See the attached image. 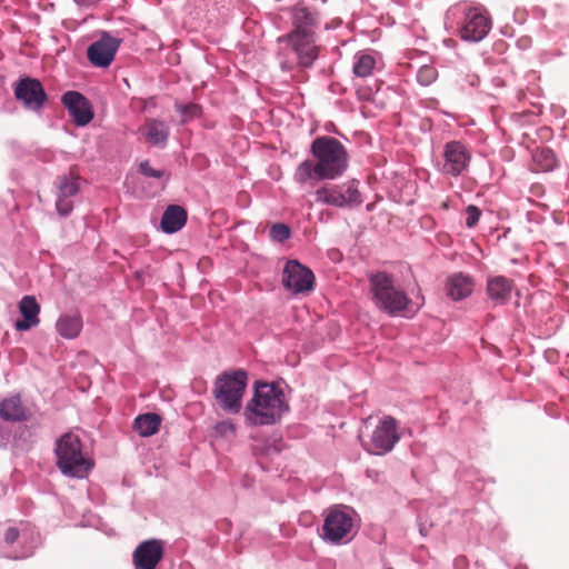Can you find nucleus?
Masks as SVG:
<instances>
[{
	"mask_svg": "<svg viewBox=\"0 0 569 569\" xmlns=\"http://www.w3.org/2000/svg\"><path fill=\"white\" fill-rule=\"evenodd\" d=\"M316 161H302L295 172V180L301 184L308 180H332L340 177L348 167V153L343 144L333 137H318L311 143Z\"/></svg>",
	"mask_w": 569,
	"mask_h": 569,
	"instance_id": "1",
	"label": "nucleus"
},
{
	"mask_svg": "<svg viewBox=\"0 0 569 569\" xmlns=\"http://www.w3.org/2000/svg\"><path fill=\"white\" fill-rule=\"evenodd\" d=\"M289 411L283 390L274 382L256 381L253 396L247 402L243 417L248 426H271Z\"/></svg>",
	"mask_w": 569,
	"mask_h": 569,
	"instance_id": "2",
	"label": "nucleus"
},
{
	"mask_svg": "<svg viewBox=\"0 0 569 569\" xmlns=\"http://www.w3.org/2000/svg\"><path fill=\"white\" fill-rule=\"evenodd\" d=\"M370 293L375 306L390 316L402 312L410 299L407 293L396 284L391 274L378 271L369 274Z\"/></svg>",
	"mask_w": 569,
	"mask_h": 569,
	"instance_id": "3",
	"label": "nucleus"
},
{
	"mask_svg": "<svg viewBox=\"0 0 569 569\" xmlns=\"http://www.w3.org/2000/svg\"><path fill=\"white\" fill-rule=\"evenodd\" d=\"M54 453L57 467L68 477L84 478L93 466L92 461L84 457L79 437L72 432H67L57 440Z\"/></svg>",
	"mask_w": 569,
	"mask_h": 569,
	"instance_id": "4",
	"label": "nucleus"
},
{
	"mask_svg": "<svg viewBox=\"0 0 569 569\" xmlns=\"http://www.w3.org/2000/svg\"><path fill=\"white\" fill-rule=\"evenodd\" d=\"M247 385V371L242 369L224 371L214 380L212 389L213 398L224 412L237 415L242 408V398Z\"/></svg>",
	"mask_w": 569,
	"mask_h": 569,
	"instance_id": "5",
	"label": "nucleus"
},
{
	"mask_svg": "<svg viewBox=\"0 0 569 569\" xmlns=\"http://www.w3.org/2000/svg\"><path fill=\"white\" fill-rule=\"evenodd\" d=\"M353 529L352 510L336 506L330 508L325 517L322 538L331 543H340L351 539Z\"/></svg>",
	"mask_w": 569,
	"mask_h": 569,
	"instance_id": "6",
	"label": "nucleus"
},
{
	"mask_svg": "<svg viewBox=\"0 0 569 569\" xmlns=\"http://www.w3.org/2000/svg\"><path fill=\"white\" fill-rule=\"evenodd\" d=\"M316 200L333 207H353L362 202L358 182L355 180L343 184H327L316 191Z\"/></svg>",
	"mask_w": 569,
	"mask_h": 569,
	"instance_id": "7",
	"label": "nucleus"
},
{
	"mask_svg": "<svg viewBox=\"0 0 569 569\" xmlns=\"http://www.w3.org/2000/svg\"><path fill=\"white\" fill-rule=\"evenodd\" d=\"M399 439L396 419L387 416L379 422L369 439L362 440V443L368 452L383 455L391 451Z\"/></svg>",
	"mask_w": 569,
	"mask_h": 569,
	"instance_id": "8",
	"label": "nucleus"
},
{
	"mask_svg": "<svg viewBox=\"0 0 569 569\" xmlns=\"http://www.w3.org/2000/svg\"><path fill=\"white\" fill-rule=\"evenodd\" d=\"M492 21L485 8H470L465 13L460 37L467 41H481L491 30Z\"/></svg>",
	"mask_w": 569,
	"mask_h": 569,
	"instance_id": "9",
	"label": "nucleus"
},
{
	"mask_svg": "<svg viewBox=\"0 0 569 569\" xmlns=\"http://www.w3.org/2000/svg\"><path fill=\"white\" fill-rule=\"evenodd\" d=\"M14 97L29 110L38 111L47 102V93L38 79L23 78L14 87Z\"/></svg>",
	"mask_w": 569,
	"mask_h": 569,
	"instance_id": "10",
	"label": "nucleus"
},
{
	"mask_svg": "<svg viewBox=\"0 0 569 569\" xmlns=\"http://www.w3.org/2000/svg\"><path fill=\"white\" fill-rule=\"evenodd\" d=\"M443 162L441 172L452 177L463 173L471 160V154L467 147L459 141H450L443 148Z\"/></svg>",
	"mask_w": 569,
	"mask_h": 569,
	"instance_id": "11",
	"label": "nucleus"
},
{
	"mask_svg": "<svg viewBox=\"0 0 569 569\" xmlns=\"http://www.w3.org/2000/svg\"><path fill=\"white\" fill-rule=\"evenodd\" d=\"M283 286L295 293L311 291L315 283L312 271L297 260L286 263L282 278Z\"/></svg>",
	"mask_w": 569,
	"mask_h": 569,
	"instance_id": "12",
	"label": "nucleus"
},
{
	"mask_svg": "<svg viewBox=\"0 0 569 569\" xmlns=\"http://www.w3.org/2000/svg\"><path fill=\"white\" fill-rule=\"evenodd\" d=\"M164 553V541L149 539L140 542L132 553L134 569H157Z\"/></svg>",
	"mask_w": 569,
	"mask_h": 569,
	"instance_id": "13",
	"label": "nucleus"
},
{
	"mask_svg": "<svg viewBox=\"0 0 569 569\" xmlns=\"http://www.w3.org/2000/svg\"><path fill=\"white\" fill-rule=\"evenodd\" d=\"M287 40L297 54L298 64L310 67L318 58V47L316 44V34L312 33H288L280 40Z\"/></svg>",
	"mask_w": 569,
	"mask_h": 569,
	"instance_id": "14",
	"label": "nucleus"
},
{
	"mask_svg": "<svg viewBox=\"0 0 569 569\" xmlns=\"http://www.w3.org/2000/svg\"><path fill=\"white\" fill-rule=\"evenodd\" d=\"M119 46V39L104 32L99 40L89 46L87 51L88 59L93 66L106 68L114 59Z\"/></svg>",
	"mask_w": 569,
	"mask_h": 569,
	"instance_id": "15",
	"label": "nucleus"
},
{
	"mask_svg": "<svg viewBox=\"0 0 569 569\" xmlns=\"http://www.w3.org/2000/svg\"><path fill=\"white\" fill-rule=\"evenodd\" d=\"M61 101L78 126H86L92 120L91 104L80 92L67 91L62 94Z\"/></svg>",
	"mask_w": 569,
	"mask_h": 569,
	"instance_id": "16",
	"label": "nucleus"
},
{
	"mask_svg": "<svg viewBox=\"0 0 569 569\" xmlns=\"http://www.w3.org/2000/svg\"><path fill=\"white\" fill-rule=\"evenodd\" d=\"M513 289V280L505 276H489L487 279L486 292L496 306L506 305L510 300Z\"/></svg>",
	"mask_w": 569,
	"mask_h": 569,
	"instance_id": "17",
	"label": "nucleus"
},
{
	"mask_svg": "<svg viewBox=\"0 0 569 569\" xmlns=\"http://www.w3.org/2000/svg\"><path fill=\"white\" fill-rule=\"evenodd\" d=\"M21 320L16 321L14 328L18 331H27L39 325L40 305L33 296H24L19 302Z\"/></svg>",
	"mask_w": 569,
	"mask_h": 569,
	"instance_id": "18",
	"label": "nucleus"
},
{
	"mask_svg": "<svg viewBox=\"0 0 569 569\" xmlns=\"http://www.w3.org/2000/svg\"><path fill=\"white\" fill-rule=\"evenodd\" d=\"M293 30L290 33L316 34L318 27V13L310 11L305 4H297L292 9Z\"/></svg>",
	"mask_w": 569,
	"mask_h": 569,
	"instance_id": "19",
	"label": "nucleus"
},
{
	"mask_svg": "<svg viewBox=\"0 0 569 569\" xmlns=\"http://www.w3.org/2000/svg\"><path fill=\"white\" fill-rule=\"evenodd\" d=\"M447 295L453 300L469 297L473 290V280L463 273H455L446 282Z\"/></svg>",
	"mask_w": 569,
	"mask_h": 569,
	"instance_id": "20",
	"label": "nucleus"
},
{
	"mask_svg": "<svg viewBox=\"0 0 569 569\" xmlns=\"http://www.w3.org/2000/svg\"><path fill=\"white\" fill-rule=\"evenodd\" d=\"M140 131L149 143L159 147H164L169 137L166 122L152 118L146 120Z\"/></svg>",
	"mask_w": 569,
	"mask_h": 569,
	"instance_id": "21",
	"label": "nucleus"
},
{
	"mask_svg": "<svg viewBox=\"0 0 569 569\" xmlns=\"http://www.w3.org/2000/svg\"><path fill=\"white\" fill-rule=\"evenodd\" d=\"M187 222V211L178 204H170L161 218V229L166 233L179 231Z\"/></svg>",
	"mask_w": 569,
	"mask_h": 569,
	"instance_id": "22",
	"label": "nucleus"
},
{
	"mask_svg": "<svg viewBox=\"0 0 569 569\" xmlns=\"http://www.w3.org/2000/svg\"><path fill=\"white\" fill-rule=\"evenodd\" d=\"M0 417L6 421H23L28 418L19 396H12L0 402Z\"/></svg>",
	"mask_w": 569,
	"mask_h": 569,
	"instance_id": "23",
	"label": "nucleus"
},
{
	"mask_svg": "<svg viewBox=\"0 0 569 569\" xmlns=\"http://www.w3.org/2000/svg\"><path fill=\"white\" fill-rule=\"evenodd\" d=\"M557 157L548 147L536 148L532 151V171L548 172L557 167Z\"/></svg>",
	"mask_w": 569,
	"mask_h": 569,
	"instance_id": "24",
	"label": "nucleus"
},
{
	"mask_svg": "<svg viewBox=\"0 0 569 569\" xmlns=\"http://www.w3.org/2000/svg\"><path fill=\"white\" fill-rule=\"evenodd\" d=\"M58 333L66 339H73L82 330V318L79 315L61 316L56 325Z\"/></svg>",
	"mask_w": 569,
	"mask_h": 569,
	"instance_id": "25",
	"label": "nucleus"
},
{
	"mask_svg": "<svg viewBox=\"0 0 569 569\" xmlns=\"http://www.w3.org/2000/svg\"><path fill=\"white\" fill-rule=\"evenodd\" d=\"M161 417L157 413H143L138 416L133 422V429L141 437H150L159 431Z\"/></svg>",
	"mask_w": 569,
	"mask_h": 569,
	"instance_id": "26",
	"label": "nucleus"
},
{
	"mask_svg": "<svg viewBox=\"0 0 569 569\" xmlns=\"http://www.w3.org/2000/svg\"><path fill=\"white\" fill-rule=\"evenodd\" d=\"M375 66L376 60L372 56L367 53H359L356 56L353 73L360 78L369 77L373 71Z\"/></svg>",
	"mask_w": 569,
	"mask_h": 569,
	"instance_id": "27",
	"label": "nucleus"
},
{
	"mask_svg": "<svg viewBox=\"0 0 569 569\" xmlns=\"http://www.w3.org/2000/svg\"><path fill=\"white\" fill-rule=\"evenodd\" d=\"M438 71L433 66L425 64L417 73V79L422 86H429L436 81Z\"/></svg>",
	"mask_w": 569,
	"mask_h": 569,
	"instance_id": "28",
	"label": "nucleus"
},
{
	"mask_svg": "<svg viewBox=\"0 0 569 569\" xmlns=\"http://www.w3.org/2000/svg\"><path fill=\"white\" fill-rule=\"evenodd\" d=\"M79 190L78 182L74 179L61 178L59 182V196L69 198L74 196Z\"/></svg>",
	"mask_w": 569,
	"mask_h": 569,
	"instance_id": "29",
	"label": "nucleus"
},
{
	"mask_svg": "<svg viewBox=\"0 0 569 569\" xmlns=\"http://www.w3.org/2000/svg\"><path fill=\"white\" fill-rule=\"evenodd\" d=\"M290 233V228L284 223H274L270 228V237L278 242L289 239Z\"/></svg>",
	"mask_w": 569,
	"mask_h": 569,
	"instance_id": "30",
	"label": "nucleus"
},
{
	"mask_svg": "<svg viewBox=\"0 0 569 569\" xmlns=\"http://www.w3.org/2000/svg\"><path fill=\"white\" fill-rule=\"evenodd\" d=\"M214 431L221 437H234L237 428L230 420H223L214 426Z\"/></svg>",
	"mask_w": 569,
	"mask_h": 569,
	"instance_id": "31",
	"label": "nucleus"
},
{
	"mask_svg": "<svg viewBox=\"0 0 569 569\" xmlns=\"http://www.w3.org/2000/svg\"><path fill=\"white\" fill-rule=\"evenodd\" d=\"M139 171L150 178L161 179L166 176L163 170H158L151 167L148 160L142 161L139 166Z\"/></svg>",
	"mask_w": 569,
	"mask_h": 569,
	"instance_id": "32",
	"label": "nucleus"
},
{
	"mask_svg": "<svg viewBox=\"0 0 569 569\" xmlns=\"http://www.w3.org/2000/svg\"><path fill=\"white\" fill-rule=\"evenodd\" d=\"M466 214H467L466 226L468 228H473L480 219L481 211L478 207L470 204L466 209Z\"/></svg>",
	"mask_w": 569,
	"mask_h": 569,
	"instance_id": "33",
	"label": "nucleus"
},
{
	"mask_svg": "<svg viewBox=\"0 0 569 569\" xmlns=\"http://www.w3.org/2000/svg\"><path fill=\"white\" fill-rule=\"evenodd\" d=\"M177 109L183 116V119H182L183 122L187 121L189 118L196 117L200 111L199 106H197L194 103H189L186 106H177Z\"/></svg>",
	"mask_w": 569,
	"mask_h": 569,
	"instance_id": "34",
	"label": "nucleus"
},
{
	"mask_svg": "<svg viewBox=\"0 0 569 569\" xmlns=\"http://www.w3.org/2000/svg\"><path fill=\"white\" fill-rule=\"evenodd\" d=\"M56 207L61 216L69 214L73 208L72 202L68 198L61 196H59Z\"/></svg>",
	"mask_w": 569,
	"mask_h": 569,
	"instance_id": "35",
	"label": "nucleus"
},
{
	"mask_svg": "<svg viewBox=\"0 0 569 569\" xmlns=\"http://www.w3.org/2000/svg\"><path fill=\"white\" fill-rule=\"evenodd\" d=\"M19 530L16 527H9L4 532V540L7 543L12 545L19 538Z\"/></svg>",
	"mask_w": 569,
	"mask_h": 569,
	"instance_id": "36",
	"label": "nucleus"
},
{
	"mask_svg": "<svg viewBox=\"0 0 569 569\" xmlns=\"http://www.w3.org/2000/svg\"><path fill=\"white\" fill-rule=\"evenodd\" d=\"M441 208H442L443 210H447V209L449 208V201H448V200L442 201V202H441Z\"/></svg>",
	"mask_w": 569,
	"mask_h": 569,
	"instance_id": "37",
	"label": "nucleus"
},
{
	"mask_svg": "<svg viewBox=\"0 0 569 569\" xmlns=\"http://www.w3.org/2000/svg\"><path fill=\"white\" fill-rule=\"evenodd\" d=\"M282 68L290 69L291 67L290 66H286L284 63H282Z\"/></svg>",
	"mask_w": 569,
	"mask_h": 569,
	"instance_id": "38",
	"label": "nucleus"
},
{
	"mask_svg": "<svg viewBox=\"0 0 569 569\" xmlns=\"http://www.w3.org/2000/svg\"><path fill=\"white\" fill-rule=\"evenodd\" d=\"M321 2H326L327 0H320Z\"/></svg>",
	"mask_w": 569,
	"mask_h": 569,
	"instance_id": "39",
	"label": "nucleus"
}]
</instances>
